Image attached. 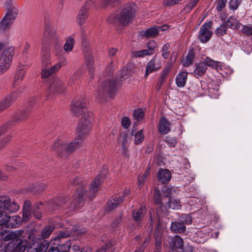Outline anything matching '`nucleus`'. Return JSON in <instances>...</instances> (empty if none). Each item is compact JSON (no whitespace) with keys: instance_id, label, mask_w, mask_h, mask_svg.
I'll return each mask as SVG.
<instances>
[{"instance_id":"nucleus-13","label":"nucleus","mask_w":252,"mask_h":252,"mask_svg":"<svg viewBox=\"0 0 252 252\" xmlns=\"http://www.w3.org/2000/svg\"><path fill=\"white\" fill-rule=\"evenodd\" d=\"M92 0H88L80 9L77 17V22L80 25H83L87 19L88 16L87 10L90 7L91 5L94 4V2Z\"/></svg>"},{"instance_id":"nucleus-43","label":"nucleus","mask_w":252,"mask_h":252,"mask_svg":"<svg viewBox=\"0 0 252 252\" xmlns=\"http://www.w3.org/2000/svg\"><path fill=\"white\" fill-rule=\"evenodd\" d=\"M74 44V39L72 37H69L66 40L63 46V49L67 52L71 51Z\"/></svg>"},{"instance_id":"nucleus-40","label":"nucleus","mask_w":252,"mask_h":252,"mask_svg":"<svg viewBox=\"0 0 252 252\" xmlns=\"http://www.w3.org/2000/svg\"><path fill=\"white\" fill-rule=\"evenodd\" d=\"M134 143L135 145H139L142 143L144 139L143 130L141 129L137 131L134 135Z\"/></svg>"},{"instance_id":"nucleus-5","label":"nucleus","mask_w":252,"mask_h":252,"mask_svg":"<svg viewBox=\"0 0 252 252\" xmlns=\"http://www.w3.org/2000/svg\"><path fill=\"white\" fill-rule=\"evenodd\" d=\"M18 13V10L15 7L7 9L6 14L0 23V32L8 30L14 23Z\"/></svg>"},{"instance_id":"nucleus-57","label":"nucleus","mask_w":252,"mask_h":252,"mask_svg":"<svg viewBox=\"0 0 252 252\" xmlns=\"http://www.w3.org/2000/svg\"><path fill=\"white\" fill-rule=\"evenodd\" d=\"M228 3L230 9L235 10L238 8L240 2L238 0H230Z\"/></svg>"},{"instance_id":"nucleus-27","label":"nucleus","mask_w":252,"mask_h":252,"mask_svg":"<svg viewBox=\"0 0 252 252\" xmlns=\"http://www.w3.org/2000/svg\"><path fill=\"white\" fill-rule=\"evenodd\" d=\"M119 140H121L122 142L121 150L123 155L126 158H128L129 155V152L128 151L129 144L127 136L126 135L121 136Z\"/></svg>"},{"instance_id":"nucleus-33","label":"nucleus","mask_w":252,"mask_h":252,"mask_svg":"<svg viewBox=\"0 0 252 252\" xmlns=\"http://www.w3.org/2000/svg\"><path fill=\"white\" fill-rule=\"evenodd\" d=\"M186 228V226L181 221L172 222L170 226L171 230L175 233H183Z\"/></svg>"},{"instance_id":"nucleus-30","label":"nucleus","mask_w":252,"mask_h":252,"mask_svg":"<svg viewBox=\"0 0 252 252\" xmlns=\"http://www.w3.org/2000/svg\"><path fill=\"white\" fill-rule=\"evenodd\" d=\"M209 229L203 228L197 233V240L198 243H203L206 242L210 237Z\"/></svg>"},{"instance_id":"nucleus-54","label":"nucleus","mask_w":252,"mask_h":252,"mask_svg":"<svg viewBox=\"0 0 252 252\" xmlns=\"http://www.w3.org/2000/svg\"><path fill=\"white\" fill-rule=\"evenodd\" d=\"M180 221L182 222L184 225H185V224H189L192 221L191 217L188 214L182 215Z\"/></svg>"},{"instance_id":"nucleus-6","label":"nucleus","mask_w":252,"mask_h":252,"mask_svg":"<svg viewBox=\"0 0 252 252\" xmlns=\"http://www.w3.org/2000/svg\"><path fill=\"white\" fill-rule=\"evenodd\" d=\"M14 55V48L12 47L5 49L0 58V72H4L9 68Z\"/></svg>"},{"instance_id":"nucleus-29","label":"nucleus","mask_w":252,"mask_h":252,"mask_svg":"<svg viewBox=\"0 0 252 252\" xmlns=\"http://www.w3.org/2000/svg\"><path fill=\"white\" fill-rule=\"evenodd\" d=\"M188 73L186 72H180L177 75L175 82L178 87H184L187 82Z\"/></svg>"},{"instance_id":"nucleus-20","label":"nucleus","mask_w":252,"mask_h":252,"mask_svg":"<svg viewBox=\"0 0 252 252\" xmlns=\"http://www.w3.org/2000/svg\"><path fill=\"white\" fill-rule=\"evenodd\" d=\"M146 212L145 206H141L139 209L133 210L132 214V219L139 224L142 222Z\"/></svg>"},{"instance_id":"nucleus-1","label":"nucleus","mask_w":252,"mask_h":252,"mask_svg":"<svg viewBox=\"0 0 252 252\" xmlns=\"http://www.w3.org/2000/svg\"><path fill=\"white\" fill-rule=\"evenodd\" d=\"M87 104L83 98H79L73 101L71 106V111L73 114H82L76 129L77 136L66 145V153H72L80 148L83 143L86 135L91 131L92 128V113L87 112Z\"/></svg>"},{"instance_id":"nucleus-38","label":"nucleus","mask_w":252,"mask_h":252,"mask_svg":"<svg viewBox=\"0 0 252 252\" xmlns=\"http://www.w3.org/2000/svg\"><path fill=\"white\" fill-rule=\"evenodd\" d=\"M7 202L8 203L6 205L5 211L9 213H15L19 210V205L14 201L11 202L8 197Z\"/></svg>"},{"instance_id":"nucleus-42","label":"nucleus","mask_w":252,"mask_h":252,"mask_svg":"<svg viewBox=\"0 0 252 252\" xmlns=\"http://www.w3.org/2000/svg\"><path fill=\"white\" fill-rule=\"evenodd\" d=\"M197 86V94L198 96L205 95L207 93H208V85L205 82L201 81L200 82V85Z\"/></svg>"},{"instance_id":"nucleus-7","label":"nucleus","mask_w":252,"mask_h":252,"mask_svg":"<svg viewBox=\"0 0 252 252\" xmlns=\"http://www.w3.org/2000/svg\"><path fill=\"white\" fill-rule=\"evenodd\" d=\"M28 246V241L17 239L9 242L5 246V252H24Z\"/></svg>"},{"instance_id":"nucleus-50","label":"nucleus","mask_w":252,"mask_h":252,"mask_svg":"<svg viewBox=\"0 0 252 252\" xmlns=\"http://www.w3.org/2000/svg\"><path fill=\"white\" fill-rule=\"evenodd\" d=\"M132 116L135 120H137V121H139L142 120V119L143 118L144 116V113L141 109L139 108L134 110L132 114Z\"/></svg>"},{"instance_id":"nucleus-3","label":"nucleus","mask_w":252,"mask_h":252,"mask_svg":"<svg viewBox=\"0 0 252 252\" xmlns=\"http://www.w3.org/2000/svg\"><path fill=\"white\" fill-rule=\"evenodd\" d=\"M135 7V4L133 2H128L125 4L120 11L111 16L114 19V23L119 24L123 26H126L134 19Z\"/></svg>"},{"instance_id":"nucleus-19","label":"nucleus","mask_w":252,"mask_h":252,"mask_svg":"<svg viewBox=\"0 0 252 252\" xmlns=\"http://www.w3.org/2000/svg\"><path fill=\"white\" fill-rule=\"evenodd\" d=\"M57 37L56 32L52 29L47 28L45 30L41 40V47L43 44L49 46V42Z\"/></svg>"},{"instance_id":"nucleus-58","label":"nucleus","mask_w":252,"mask_h":252,"mask_svg":"<svg viewBox=\"0 0 252 252\" xmlns=\"http://www.w3.org/2000/svg\"><path fill=\"white\" fill-rule=\"evenodd\" d=\"M131 124L130 119L127 117H124L122 119L121 124L124 128L127 129L128 128Z\"/></svg>"},{"instance_id":"nucleus-45","label":"nucleus","mask_w":252,"mask_h":252,"mask_svg":"<svg viewBox=\"0 0 252 252\" xmlns=\"http://www.w3.org/2000/svg\"><path fill=\"white\" fill-rule=\"evenodd\" d=\"M169 207L172 209H178L181 207L179 200L170 197L168 201Z\"/></svg>"},{"instance_id":"nucleus-2","label":"nucleus","mask_w":252,"mask_h":252,"mask_svg":"<svg viewBox=\"0 0 252 252\" xmlns=\"http://www.w3.org/2000/svg\"><path fill=\"white\" fill-rule=\"evenodd\" d=\"M107 173L108 169L103 167L100 174L92 181L88 194H87L84 185L78 187L76 192L73 195V201L71 202L69 207L70 211L80 209L85 203L87 197L92 199L95 196L96 193L99 189L100 184L106 178Z\"/></svg>"},{"instance_id":"nucleus-60","label":"nucleus","mask_w":252,"mask_h":252,"mask_svg":"<svg viewBox=\"0 0 252 252\" xmlns=\"http://www.w3.org/2000/svg\"><path fill=\"white\" fill-rule=\"evenodd\" d=\"M227 0H218L216 5V9L219 11H221L222 9L225 6Z\"/></svg>"},{"instance_id":"nucleus-31","label":"nucleus","mask_w":252,"mask_h":252,"mask_svg":"<svg viewBox=\"0 0 252 252\" xmlns=\"http://www.w3.org/2000/svg\"><path fill=\"white\" fill-rule=\"evenodd\" d=\"M208 93L209 95L212 98H216L219 96V86L214 82L208 85Z\"/></svg>"},{"instance_id":"nucleus-52","label":"nucleus","mask_w":252,"mask_h":252,"mask_svg":"<svg viewBox=\"0 0 252 252\" xmlns=\"http://www.w3.org/2000/svg\"><path fill=\"white\" fill-rule=\"evenodd\" d=\"M170 48V45L169 43L164 44L162 47L161 55L164 59H167L169 56Z\"/></svg>"},{"instance_id":"nucleus-14","label":"nucleus","mask_w":252,"mask_h":252,"mask_svg":"<svg viewBox=\"0 0 252 252\" xmlns=\"http://www.w3.org/2000/svg\"><path fill=\"white\" fill-rule=\"evenodd\" d=\"M24 233L23 230H17L14 231L9 232L7 230H4L0 232V240L4 241H9L13 240L16 241Z\"/></svg>"},{"instance_id":"nucleus-63","label":"nucleus","mask_w":252,"mask_h":252,"mask_svg":"<svg viewBox=\"0 0 252 252\" xmlns=\"http://www.w3.org/2000/svg\"><path fill=\"white\" fill-rule=\"evenodd\" d=\"M157 46L156 42L154 40H151L147 43V48L152 52H154L155 49Z\"/></svg>"},{"instance_id":"nucleus-62","label":"nucleus","mask_w":252,"mask_h":252,"mask_svg":"<svg viewBox=\"0 0 252 252\" xmlns=\"http://www.w3.org/2000/svg\"><path fill=\"white\" fill-rule=\"evenodd\" d=\"M31 216V210H23V219L24 221H28Z\"/></svg>"},{"instance_id":"nucleus-23","label":"nucleus","mask_w":252,"mask_h":252,"mask_svg":"<svg viewBox=\"0 0 252 252\" xmlns=\"http://www.w3.org/2000/svg\"><path fill=\"white\" fill-rule=\"evenodd\" d=\"M61 68V66L59 63H56L50 68H47L46 67L42 68L41 72V77L43 79H46L59 71Z\"/></svg>"},{"instance_id":"nucleus-55","label":"nucleus","mask_w":252,"mask_h":252,"mask_svg":"<svg viewBox=\"0 0 252 252\" xmlns=\"http://www.w3.org/2000/svg\"><path fill=\"white\" fill-rule=\"evenodd\" d=\"M165 142L170 147H174L177 143V139L170 136L166 137Z\"/></svg>"},{"instance_id":"nucleus-59","label":"nucleus","mask_w":252,"mask_h":252,"mask_svg":"<svg viewBox=\"0 0 252 252\" xmlns=\"http://www.w3.org/2000/svg\"><path fill=\"white\" fill-rule=\"evenodd\" d=\"M154 201L156 204L162 205L160 192L156 190L154 192Z\"/></svg>"},{"instance_id":"nucleus-16","label":"nucleus","mask_w":252,"mask_h":252,"mask_svg":"<svg viewBox=\"0 0 252 252\" xmlns=\"http://www.w3.org/2000/svg\"><path fill=\"white\" fill-rule=\"evenodd\" d=\"M19 95V93L17 91L7 95L0 103V112L9 107Z\"/></svg>"},{"instance_id":"nucleus-56","label":"nucleus","mask_w":252,"mask_h":252,"mask_svg":"<svg viewBox=\"0 0 252 252\" xmlns=\"http://www.w3.org/2000/svg\"><path fill=\"white\" fill-rule=\"evenodd\" d=\"M7 201L8 196H0V211L2 210L5 211L6 205L8 203Z\"/></svg>"},{"instance_id":"nucleus-28","label":"nucleus","mask_w":252,"mask_h":252,"mask_svg":"<svg viewBox=\"0 0 252 252\" xmlns=\"http://www.w3.org/2000/svg\"><path fill=\"white\" fill-rule=\"evenodd\" d=\"M25 67L24 66H20L18 69L17 70L15 74V76L14 77V82L13 83V85L14 88L18 86L19 83L22 80L25 76Z\"/></svg>"},{"instance_id":"nucleus-36","label":"nucleus","mask_w":252,"mask_h":252,"mask_svg":"<svg viewBox=\"0 0 252 252\" xmlns=\"http://www.w3.org/2000/svg\"><path fill=\"white\" fill-rule=\"evenodd\" d=\"M31 109L28 108L25 110L20 112L13 119L12 123H18L28 117L31 114Z\"/></svg>"},{"instance_id":"nucleus-35","label":"nucleus","mask_w":252,"mask_h":252,"mask_svg":"<svg viewBox=\"0 0 252 252\" xmlns=\"http://www.w3.org/2000/svg\"><path fill=\"white\" fill-rule=\"evenodd\" d=\"M159 222L156 224V230L155 236V247L156 250L158 251L161 249L162 232L159 229Z\"/></svg>"},{"instance_id":"nucleus-8","label":"nucleus","mask_w":252,"mask_h":252,"mask_svg":"<svg viewBox=\"0 0 252 252\" xmlns=\"http://www.w3.org/2000/svg\"><path fill=\"white\" fill-rule=\"evenodd\" d=\"M212 26L213 22L211 21L205 22L201 26L198 35V39L201 43H205L210 39L213 34V32L210 31Z\"/></svg>"},{"instance_id":"nucleus-37","label":"nucleus","mask_w":252,"mask_h":252,"mask_svg":"<svg viewBox=\"0 0 252 252\" xmlns=\"http://www.w3.org/2000/svg\"><path fill=\"white\" fill-rule=\"evenodd\" d=\"M227 27L233 30L240 28L241 24L234 16H230L226 21Z\"/></svg>"},{"instance_id":"nucleus-4","label":"nucleus","mask_w":252,"mask_h":252,"mask_svg":"<svg viewBox=\"0 0 252 252\" xmlns=\"http://www.w3.org/2000/svg\"><path fill=\"white\" fill-rule=\"evenodd\" d=\"M120 85L117 81L106 79L101 84L97 90V96L103 98L107 97H112L114 96Z\"/></svg>"},{"instance_id":"nucleus-12","label":"nucleus","mask_w":252,"mask_h":252,"mask_svg":"<svg viewBox=\"0 0 252 252\" xmlns=\"http://www.w3.org/2000/svg\"><path fill=\"white\" fill-rule=\"evenodd\" d=\"M41 68L47 67L51 64V53L49 46L43 44L41 48Z\"/></svg>"},{"instance_id":"nucleus-53","label":"nucleus","mask_w":252,"mask_h":252,"mask_svg":"<svg viewBox=\"0 0 252 252\" xmlns=\"http://www.w3.org/2000/svg\"><path fill=\"white\" fill-rule=\"evenodd\" d=\"M240 31L249 36L252 35V27L251 25H243Z\"/></svg>"},{"instance_id":"nucleus-25","label":"nucleus","mask_w":252,"mask_h":252,"mask_svg":"<svg viewBox=\"0 0 252 252\" xmlns=\"http://www.w3.org/2000/svg\"><path fill=\"white\" fill-rule=\"evenodd\" d=\"M170 130V123L164 117L161 118L158 127V131L161 134L165 135Z\"/></svg>"},{"instance_id":"nucleus-49","label":"nucleus","mask_w":252,"mask_h":252,"mask_svg":"<svg viewBox=\"0 0 252 252\" xmlns=\"http://www.w3.org/2000/svg\"><path fill=\"white\" fill-rule=\"evenodd\" d=\"M71 247V243L69 241H66L65 243L58 245L57 246V249L61 252H68V251L70 250Z\"/></svg>"},{"instance_id":"nucleus-26","label":"nucleus","mask_w":252,"mask_h":252,"mask_svg":"<svg viewBox=\"0 0 252 252\" xmlns=\"http://www.w3.org/2000/svg\"><path fill=\"white\" fill-rule=\"evenodd\" d=\"M207 69V65L203 62H199L196 64L195 69L194 70V75L198 78L202 77L206 72Z\"/></svg>"},{"instance_id":"nucleus-18","label":"nucleus","mask_w":252,"mask_h":252,"mask_svg":"<svg viewBox=\"0 0 252 252\" xmlns=\"http://www.w3.org/2000/svg\"><path fill=\"white\" fill-rule=\"evenodd\" d=\"M164 27L167 26L163 25L162 26H154L151 28L148 29L147 30L141 32V35L143 37L151 38L154 37L158 34L159 31H164Z\"/></svg>"},{"instance_id":"nucleus-51","label":"nucleus","mask_w":252,"mask_h":252,"mask_svg":"<svg viewBox=\"0 0 252 252\" xmlns=\"http://www.w3.org/2000/svg\"><path fill=\"white\" fill-rule=\"evenodd\" d=\"M10 217L2 213H0V226H8Z\"/></svg>"},{"instance_id":"nucleus-10","label":"nucleus","mask_w":252,"mask_h":252,"mask_svg":"<svg viewBox=\"0 0 252 252\" xmlns=\"http://www.w3.org/2000/svg\"><path fill=\"white\" fill-rule=\"evenodd\" d=\"M162 66V62L160 57L155 56L147 63L144 76L148 75L154 71L159 70Z\"/></svg>"},{"instance_id":"nucleus-9","label":"nucleus","mask_w":252,"mask_h":252,"mask_svg":"<svg viewBox=\"0 0 252 252\" xmlns=\"http://www.w3.org/2000/svg\"><path fill=\"white\" fill-rule=\"evenodd\" d=\"M177 58V54L173 53L165 65L163 70L160 72V76L158 79L157 85L159 86V89L161 87L162 84L164 82L165 79L167 78V75L171 70L174 62L176 61Z\"/></svg>"},{"instance_id":"nucleus-64","label":"nucleus","mask_w":252,"mask_h":252,"mask_svg":"<svg viewBox=\"0 0 252 252\" xmlns=\"http://www.w3.org/2000/svg\"><path fill=\"white\" fill-rule=\"evenodd\" d=\"M27 252H44L45 251H41V248L40 247H33L31 246L28 245L27 247Z\"/></svg>"},{"instance_id":"nucleus-24","label":"nucleus","mask_w":252,"mask_h":252,"mask_svg":"<svg viewBox=\"0 0 252 252\" xmlns=\"http://www.w3.org/2000/svg\"><path fill=\"white\" fill-rule=\"evenodd\" d=\"M86 65L89 71L91 79L94 78L95 71L94 59L92 54H88L86 57Z\"/></svg>"},{"instance_id":"nucleus-21","label":"nucleus","mask_w":252,"mask_h":252,"mask_svg":"<svg viewBox=\"0 0 252 252\" xmlns=\"http://www.w3.org/2000/svg\"><path fill=\"white\" fill-rule=\"evenodd\" d=\"M69 200V196L65 195L50 201L49 206L52 210H56L59 207L63 206Z\"/></svg>"},{"instance_id":"nucleus-61","label":"nucleus","mask_w":252,"mask_h":252,"mask_svg":"<svg viewBox=\"0 0 252 252\" xmlns=\"http://www.w3.org/2000/svg\"><path fill=\"white\" fill-rule=\"evenodd\" d=\"M182 0H164L163 4L166 6H171L179 3Z\"/></svg>"},{"instance_id":"nucleus-34","label":"nucleus","mask_w":252,"mask_h":252,"mask_svg":"<svg viewBox=\"0 0 252 252\" xmlns=\"http://www.w3.org/2000/svg\"><path fill=\"white\" fill-rule=\"evenodd\" d=\"M183 240L181 237L176 235L171 239L170 246L172 249H180L183 247Z\"/></svg>"},{"instance_id":"nucleus-32","label":"nucleus","mask_w":252,"mask_h":252,"mask_svg":"<svg viewBox=\"0 0 252 252\" xmlns=\"http://www.w3.org/2000/svg\"><path fill=\"white\" fill-rule=\"evenodd\" d=\"M123 196L119 197L117 196H114L112 199L109 200L107 203L108 210L109 211H111L116 208L123 201Z\"/></svg>"},{"instance_id":"nucleus-41","label":"nucleus","mask_w":252,"mask_h":252,"mask_svg":"<svg viewBox=\"0 0 252 252\" xmlns=\"http://www.w3.org/2000/svg\"><path fill=\"white\" fill-rule=\"evenodd\" d=\"M199 0H190L188 2L184 8L185 13L190 12L194 7H195L199 2Z\"/></svg>"},{"instance_id":"nucleus-44","label":"nucleus","mask_w":252,"mask_h":252,"mask_svg":"<svg viewBox=\"0 0 252 252\" xmlns=\"http://www.w3.org/2000/svg\"><path fill=\"white\" fill-rule=\"evenodd\" d=\"M54 230V227L50 225L46 226L41 232L40 236L42 239L48 238Z\"/></svg>"},{"instance_id":"nucleus-46","label":"nucleus","mask_w":252,"mask_h":252,"mask_svg":"<svg viewBox=\"0 0 252 252\" xmlns=\"http://www.w3.org/2000/svg\"><path fill=\"white\" fill-rule=\"evenodd\" d=\"M227 27L225 24L220 25L215 31V33L217 36L220 37L226 34Z\"/></svg>"},{"instance_id":"nucleus-22","label":"nucleus","mask_w":252,"mask_h":252,"mask_svg":"<svg viewBox=\"0 0 252 252\" xmlns=\"http://www.w3.org/2000/svg\"><path fill=\"white\" fill-rule=\"evenodd\" d=\"M158 177L159 182L166 184L170 181L171 178V173L167 169L160 168L158 172Z\"/></svg>"},{"instance_id":"nucleus-17","label":"nucleus","mask_w":252,"mask_h":252,"mask_svg":"<svg viewBox=\"0 0 252 252\" xmlns=\"http://www.w3.org/2000/svg\"><path fill=\"white\" fill-rule=\"evenodd\" d=\"M29 242L28 245L34 247H40L41 248V251H46L47 250L46 241L42 240L39 237H34L31 234L28 236Z\"/></svg>"},{"instance_id":"nucleus-39","label":"nucleus","mask_w":252,"mask_h":252,"mask_svg":"<svg viewBox=\"0 0 252 252\" xmlns=\"http://www.w3.org/2000/svg\"><path fill=\"white\" fill-rule=\"evenodd\" d=\"M195 54L193 49H190L188 53L186 60L183 63V65L185 67H188L192 63Z\"/></svg>"},{"instance_id":"nucleus-48","label":"nucleus","mask_w":252,"mask_h":252,"mask_svg":"<svg viewBox=\"0 0 252 252\" xmlns=\"http://www.w3.org/2000/svg\"><path fill=\"white\" fill-rule=\"evenodd\" d=\"M203 62L205 63V64L207 65V66H209L214 68H217L219 63V62L215 61L208 57H206L204 59V62Z\"/></svg>"},{"instance_id":"nucleus-47","label":"nucleus","mask_w":252,"mask_h":252,"mask_svg":"<svg viewBox=\"0 0 252 252\" xmlns=\"http://www.w3.org/2000/svg\"><path fill=\"white\" fill-rule=\"evenodd\" d=\"M115 68V65L114 62L113 61H111L104 70V73L106 76L109 77L112 76Z\"/></svg>"},{"instance_id":"nucleus-11","label":"nucleus","mask_w":252,"mask_h":252,"mask_svg":"<svg viewBox=\"0 0 252 252\" xmlns=\"http://www.w3.org/2000/svg\"><path fill=\"white\" fill-rule=\"evenodd\" d=\"M67 139L64 135H60L51 147V150L58 154L62 155L66 152V145H67Z\"/></svg>"},{"instance_id":"nucleus-15","label":"nucleus","mask_w":252,"mask_h":252,"mask_svg":"<svg viewBox=\"0 0 252 252\" xmlns=\"http://www.w3.org/2000/svg\"><path fill=\"white\" fill-rule=\"evenodd\" d=\"M66 85L62 80L56 79L49 88V92L54 94H60L66 90Z\"/></svg>"}]
</instances>
